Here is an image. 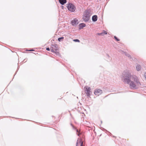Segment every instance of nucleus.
<instances>
[{"label": "nucleus", "instance_id": "nucleus-23", "mask_svg": "<svg viewBox=\"0 0 146 146\" xmlns=\"http://www.w3.org/2000/svg\"><path fill=\"white\" fill-rule=\"evenodd\" d=\"M29 51H34V50H29Z\"/></svg>", "mask_w": 146, "mask_h": 146}, {"label": "nucleus", "instance_id": "nucleus-9", "mask_svg": "<svg viewBox=\"0 0 146 146\" xmlns=\"http://www.w3.org/2000/svg\"><path fill=\"white\" fill-rule=\"evenodd\" d=\"M98 17L96 15H94L92 16V19L93 22H96L97 20Z\"/></svg>", "mask_w": 146, "mask_h": 146}, {"label": "nucleus", "instance_id": "nucleus-2", "mask_svg": "<svg viewBox=\"0 0 146 146\" xmlns=\"http://www.w3.org/2000/svg\"><path fill=\"white\" fill-rule=\"evenodd\" d=\"M90 13L88 10H86L84 13V15L83 16V19L85 22H87L90 19Z\"/></svg>", "mask_w": 146, "mask_h": 146}, {"label": "nucleus", "instance_id": "nucleus-18", "mask_svg": "<svg viewBox=\"0 0 146 146\" xmlns=\"http://www.w3.org/2000/svg\"><path fill=\"white\" fill-rule=\"evenodd\" d=\"M102 33H104V34H107V32L104 30L103 31V32Z\"/></svg>", "mask_w": 146, "mask_h": 146}, {"label": "nucleus", "instance_id": "nucleus-4", "mask_svg": "<svg viewBox=\"0 0 146 146\" xmlns=\"http://www.w3.org/2000/svg\"><path fill=\"white\" fill-rule=\"evenodd\" d=\"M84 145L83 144V142L80 139H78L77 141L76 145L77 146H83Z\"/></svg>", "mask_w": 146, "mask_h": 146}, {"label": "nucleus", "instance_id": "nucleus-13", "mask_svg": "<svg viewBox=\"0 0 146 146\" xmlns=\"http://www.w3.org/2000/svg\"><path fill=\"white\" fill-rule=\"evenodd\" d=\"M50 50H51V51L52 52H55L56 54H59V53L57 52H55L54 51V50L52 48H50Z\"/></svg>", "mask_w": 146, "mask_h": 146}, {"label": "nucleus", "instance_id": "nucleus-8", "mask_svg": "<svg viewBox=\"0 0 146 146\" xmlns=\"http://www.w3.org/2000/svg\"><path fill=\"white\" fill-rule=\"evenodd\" d=\"M51 48L53 49L54 50H58V46L56 44L52 45Z\"/></svg>", "mask_w": 146, "mask_h": 146}, {"label": "nucleus", "instance_id": "nucleus-3", "mask_svg": "<svg viewBox=\"0 0 146 146\" xmlns=\"http://www.w3.org/2000/svg\"><path fill=\"white\" fill-rule=\"evenodd\" d=\"M66 7L68 10L72 12H74L76 9L74 5L70 3L67 4Z\"/></svg>", "mask_w": 146, "mask_h": 146}, {"label": "nucleus", "instance_id": "nucleus-15", "mask_svg": "<svg viewBox=\"0 0 146 146\" xmlns=\"http://www.w3.org/2000/svg\"><path fill=\"white\" fill-rule=\"evenodd\" d=\"M124 53H125V55H126L129 58H131V56L130 55H129V54L127 53L126 52H125Z\"/></svg>", "mask_w": 146, "mask_h": 146}, {"label": "nucleus", "instance_id": "nucleus-7", "mask_svg": "<svg viewBox=\"0 0 146 146\" xmlns=\"http://www.w3.org/2000/svg\"><path fill=\"white\" fill-rule=\"evenodd\" d=\"M90 87L87 86L85 87L84 88L86 93L88 96H89L90 95Z\"/></svg>", "mask_w": 146, "mask_h": 146}, {"label": "nucleus", "instance_id": "nucleus-19", "mask_svg": "<svg viewBox=\"0 0 146 146\" xmlns=\"http://www.w3.org/2000/svg\"><path fill=\"white\" fill-rule=\"evenodd\" d=\"M114 38L117 41L119 40V39H118L115 36H114Z\"/></svg>", "mask_w": 146, "mask_h": 146}, {"label": "nucleus", "instance_id": "nucleus-17", "mask_svg": "<svg viewBox=\"0 0 146 146\" xmlns=\"http://www.w3.org/2000/svg\"><path fill=\"white\" fill-rule=\"evenodd\" d=\"M98 35H104V33H98Z\"/></svg>", "mask_w": 146, "mask_h": 146}, {"label": "nucleus", "instance_id": "nucleus-21", "mask_svg": "<svg viewBox=\"0 0 146 146\" xmlns=\"http://www.w3.org/2000/svg\"><path fill=\"white\" fill-rule=\"evenodd\" d=\"M71 126H72V127H73V128L74 129V126L72 124H71Z\"/></svg>", "mask_w": 146, "mask_h": 146}, {"label": "nucleus", "instance_id": "nucleus-1", "mask_svg": "<svg viewBox=\"0 0 146 146\" xmlns=\"http://www.w3.org/2000/svg\"><path fill=\"white\" fill-rule=\"evenodd\" d=\"M121 79L124 82L129 84L130 88L132 89H138L141 85L138 78L135 75L131 76L128 71L123 72Z\"/></svg>", "mask_w": 146, "mask_h": 146}, {"label": "nucleus", "instance_id": "nucleus-24", "mask_svg": "<svg viewBox=\"0 0 146 146\" xmlns=\"http://www.w3.org/2000/svg\"><path fill=\"white\" fill-rule=\"evenodd\" d=\"M77 135H78V136H79V135L80 133H79V132H78V134H77Z\"/></svg>", "mask_w": 146, "mask_h": 146}, {"label": "nucleus", "instance_id": "nucleus-14", "mask_svg": "<svg viewBox=\"0 0 146 146\" xmlns=\"http://www.w3.org/2000/svg\"><path fill=\"white\" fill-rule=\"evenodd\" d=\"M64 38L63 37L59 38H58V40L59 42L62 41L64 39Z\"/></svg>", "mask_w": 146, "mask_h": 146}, {"label": "nucleus", "instance_id": "nucleus-22", "mask_svg": "<svg viewBox=\"0 0 146 146\" xmlns=\"http://www.w3.org/2000/svg\"><path fill=\"white\" fill-rule=\"evenodd\" d=\"M144 76L145 77V78H146V73H145Z\"/></svg>", "mask_w": 146, "mask_h": 146}, {"label": "nucleus", "instance_id": "nucleus-12", "mask_svg": "<svg viewBox=\"0 0 146 146\" xmlns=\"http://www.w3.org/2000/svg\"><path fill=\"white\" fill-rule=\"evenodd\" d=\"M136 69L137 71H140L141 69V67L138 64L136 66Z\"/></svg>", "mask_w": 146, "mask_h": 146}, {"label": "nucleus", "instance_id": "nucleus-5", "mask_svg": "<svg viewBox=\"0 0 146 146\" xmlns=\"http://www.w3.org/2000/svg\"><path fill=\"white\" fill-rule=\"evenodd\" d=\"M102 93V91L100 89H98L95 90L94 93L95 95L98 96Z\"/></svg>", "mask_w": 146, "mask_h": 146}, {"label": "nucleus", "instance_id": "nucleus-16", "mask_svg": "<svg viewBox=\"0 0 146 146\" xmlns=\"http://www.w3.org/2000/svg\"><path fill=\"white\" fill-rule=\"evenodd\" d=\"M73 41L75 42H80V41L78 39H74L73 40Z\"/></svg>", "mask_w": 146, "mask_h": 146}, {"label": "nucleus", "instance_id": "nucleus-11", "mask_svg": "<svg viewBox=\"0 0 146 146\" xmlns=\"http://www.w3.org/2000/svg\"><path fill=\"white\" fill-rule=\"evenodd\" d=\"M60 3L62 5H63L66 3V0H59Z\"/></svg>", "mask_w": 146, "mask_h": 146}, {"label": "nucleus", "instance_id": "nucleus-20", "mask_svg": "<svg viewBox=\"0 0 146 146\" xmlns=\"http://www.w3.org/2000/svg\"><path fill=\"white\" fill-rule=\"evenodd\" d=\"M46 50H48V51H49L50 50V48H46Z\"/></svg>", "mask_w": 146, "mask_h": 146}, {"label": "nucleus", "instance_id": "nucleus-25", "mask_svg": "<svg viewBox=\"0 0 146 146\" xmlns=\"http://www.w3.org/2000/svg\"><path fill=\"white\" fill-rule=\"evenodd\" d=\"M76 130L77 132H78V129H76Z\"/></svg>", "mask_w": 146, "mask_h": 146}, {"label": "nucleus", "instance_id": "nucleus-6", "mask_svg": "<svg viewBox=\"0 0 146 146\" xmlns=\"http://www.w3.org/2000/svg\"><path fill=\"white\" fill-rule=\"evenodd\" d=\"M71 22L72 25L74 26L76 25L78 23V21L76 19H74Z\"/></svg>", "mask_w": 146, "mask_h": 146}, {"label": "nucleus", "instance_id": "nucleus-10", "mask_svg": "<svg viewBox=\"0 0 146 146\" xmlns=\"http://www.w3.org/2000/svg\"><path fill=\"white\" fill-rule=\"evenodd\" d=\"M86 25L84 23H81L79 25V29H81L83 27H85Z\"/></svg>", "mask_w": 146, "mask_h": 146}]
</instances>
